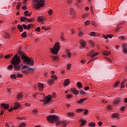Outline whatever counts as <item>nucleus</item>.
I'll use <instances>...</instances> for the list:
<instances>
[{"mask_svg":"<svg viewBox=\"0 0 127 127\" xmlns=\"http://www.w3.org/2000/svg\"><path fill=\"white\" fill-rule=\"evenodd\" d=\"M7 68L11 69L12 68H13V65L12 64H10L7 67Z\"/></svg>","mask_w":127,"mask_h":127,"instance_id":"obj_62","label":"nucleus"},{"mask_svg":"<svg viewBox=\"0 0 127 127\" xmlns=\"http://www.w3.org/2000/svg\"><path fill=\"white\" fill-rule=\"evenodd\" d=\"M18 53L20 55L21 59L24 60V62L26 63L29 66H33L34 65V60L32 58H29L25 54V52L21 51V48H19L18 50Z\"/></svg>","mask_w":127,"mask_h":127,"instance_id":"obj_1","label":"nucleus"},{"mask_svg":"<svg viewBox=\"0 0 127 127\" xmlns=\"http://www.w3.org/2000/svg\"><path fill=\"white\" fill-rule=\"evenodd\" d=\"M71 64H67V67H66L67 70H70L71 69Z\"/></svg>","mask_w":127,"mask_h":127,"instance_id":"obj_42","label":"nucleus"},{"mask_svg":"<svg viewBox=\"0 0 127 127\" xmlns=\"http://www.w3.org/2000/svg\"><path fill=\"white\" fill-rule=\"evenodd\" d=\"M121 98H118L115 99L114 100V104H115V105H118V104H120V103H121Z\"/></svg>","mask_w":127,"mask_h":127,"instance_id":"obj_12","label":"nucleus"},{"mask_svg":"<svg viewBox=\"0 0 127 127\" xmlns=\"http://www.w3.org/2000/svg\"><path fill=\"white\" fill-rule=\"evenodd\" d=\"M80 44H81L82 47H86V43L85 41H84L83 39H81L79 41Z\"/></svg>","mask_w":127,"mask_h":127,"instance_id":"obj_13","label":"nucleus"},{"mask_svg":"<svg viewBox=\"0 0 127 127\" xmlns=\"http://www.w3.org/2000/svg\"><path fill=\"white\" fill-rule=\"evenodd\" d=\"M68 117H74L75 116V113L74 112H69L67 114Z\"/></svg>","mask_w":127,"mask_h":127,"instance_id":"obj_32","label":"nucleus"},{"mask_svg":"<svg viewBox=\"0 0 127 127\" xmlns=\"http://www.w3.org/2000/svg\"><path fill=\"white\" fill-rule=\"evenodd\" d=\"M86 100H87V98L80 99V100L77 101V103L78 104H82V103H83L84 102H85Z\"/></svg>","mask_w":127,"mask_h":127,"instance_id":"obj_18","label":"nucleus"},{"mask_svg":"<svg viewBox=\"0 0 127 127\" xmlns=\"http://www.w3.org/2000/svg\"><path fill=\"white\" fill-rule=\"evenodd\" d=\"M22 27L24 28V29H26V28H27V26L25 24H23L22 25Z\"/></svg>","mask_w":127,"mask_h":127,"instance_id":"obj_61","label":"nucleus"},{"mask_svg":"<svg viewBox=\"0 0 127 127\" xmlns=\"http://www.w3.org/2000/svg\"><path fill=\"white\" fill-rule=\"evenodd\" d=\"M51 78H52V80H54V81H55L58 79V77L56 75H52Z\"/></svg>","mask_w":127,"mask_h":127,"instance_id":"obj_33","label":"nucleus"},{"mask_svg":"<svg viewBox=\"0 0 127 127\" xmlns=\"http://www.w3.org/2000/svg\"><path fill=\"white\" fill-rule=\"evenodd\" d=\"M89 44L91 46H94V42L92 41H89Z\"/></svg>","mask_w":127,"mask_h":127,"instance_id":"obj_59","label":"nucleus"},{"mask_svg":"<svg viewBox=\"0 0 127 127\" xmlns=\"http://www.w3.org/2000/svg\"><path fill=\"white\" fill-rule=\"evenodd\" d=\"M28 69V72H31V73H33V72H34V69L31 67H29Z\"/></svg>","mask_w":127,"mask_h":127,"instance_id":"obj_39","label":"nucleus"},{"mask_svg":"<svg viewBox=\"0 0 127 127\" xmlns=\"http://www.w3.org/2000/svg\"><path fill=\"white\" fill-rule=\"evenodd\" d=\"M119 115L118 113H114L112 115V118L113 119H116L117 118H118Z\"/></svg>","mask_w":127,"mask_h":127,"instance_id":"obj_25","label":"nucleus"},{"mask_svg":"<svg viewBox=\"0 0 127 127\" xmlns=\"http://www.w3.org/2000/svg\"><path fill=\"white\" fill-rule=\"evenodd\" d=\"M119 39H120L121 40H126L127 39V38L125 37L124 36H121L119 37Z\"/></svg>","mask_w":127,"mask_h":127,"instance_id":"obj_41","label":"nucleus"},{"mask_svg":"<svg viewBox=\"0 0 127 127\" xmlns=\"http://www.w3.org/2000/svg\"><path fill=\"white\" fill-rule=\"evenodd\" d=\"M88 113H89V111L87 109H85L84 112V115L87 116V115H88Z\"/></svg>","mask_w":127,"mask_h":127,"instance_id":"obj_53","label":"nucleus"},{"mask_svg":"<svg viewBox=\"0 0 127 127\" xmlns=\"http://www.w3.org/2000/svg\"><path fill=\"white\" fill-rule=\"evenodd\" d=\"M120 83H121V81H120L119 80H118L117 81H116V82L115 83V84L114 85L115 88H117V87H118V86H119Z\"/></svg>","mask_w":127,"mask_h":127,"instance_id":"obj_35","label":"nucleus"},{"mask_svg":"<svg viewBox=\"0 0 127 127\" xmlns=\"http://www.w3.org/2000/svg\"><path fill=\"white\" fill-rule=\"evenodd\" d=\"M52 97L54 98H56V93H55V92L53 93Z\"/></svg>","mask_w":127,"mask_h":127,"instance_id":"obj_64","label":"nucleus"},{"mask_svg":"<svg viewBox=\"0 0 127 127\" xmlns=\"http://www.w3.org/2000/svg\"><path fill=\"white\" fill-rule=\"evenodd\" d=\"M80 95H85V94H86V92H85V91L81 90L80 92Z\"/></svg>","mask_w":127,"mask_h":127,"instance_id":"obj_60","label":"nucleus"},{"mask_svg":"<svg viewBox=\"0 0 127 127\" xmlns=\"http://www.w3.org/2000/svg\"><path fill=\"white\" fill-rule=\"evenodd\" d=\"M21 72H22L23 74L26 75L27 74H28V69L21 70Z\"/></svg>","mask_w":127,"mask_h":127,"instance_id":"obj_31","label":"nucleus"},{"mask_svg":"<svg viewBox=\"0 0 127 127\" xmlns=\"http://www.w3.org/2000/svg\"><path fill=\"white\" fill-rule=\"evenodd\" d=\"M72 97H73V95L72 94H67L66 95V99H71V98H72Z\"/></svg>","mask_w":127,"mask_h":127,"instance_id":"obj_36","label":"nucleus"},{"mask_svg":"<svg viewBox=\"0 0 127 127\" xmlns=\"http://www.w3.org/2000/svg\"><path fill=\"white\" fill-rule=\"evenodd\" d=\"M99 54V53H96L95 50H91L89 53L87 54V56H91L92 58H94V57H96L97 55Z\"/></svg>","mask_w":127,"mask_h":127,"instance_id":"obj_7","label":"nucleus"},{"mask_svg":"<svg viewBox=\"0 0 127 127\" xmlns=\"http://www.w3.org/2000/svg\"><path fill=\"white\" fill-rule=\"evenodd\" d=\"M52 58L54 59V60H59V58L58 56H53Z\"/></svg>","mask_w":127,"mask_h":127,"instance_id":"obj_49","label":"nucleus"},{"mask_svg":"<svg viewBox=\"0 0 127 127\" xmlns=\"http://www.w3.org/2000/svg\"><path fill=\"white\" fill-rule=\"evenodd\" d=\"M45 20V18L43 16H38L37 17V21L38 22H40L41 21H44Z\"/></svg>","mask_w":127,"mask_h":127,"instance_id":"obj_15","label":"nucleus"},{"mask_svg":"<svg viewBox=\"0 0 127 127\" xmlns=\"http://www.w3.org/2000/svg\"><path fill=\"white\" fill-rule=\"evenodd\" d=\"M32 114H36L38 113V111L37 109H34L32 111Z\"/></svg>","mask_w":127,"mask_h":127,"instance_id":"obj_46","label":"nucleus"},{"mask_svg":"<svg viewBox=\"0 0 127 127\" xmlns=\"http://www.w3.org/2000/svg\"><path fill=\"white\" fill-rule=\"evenodd\" d=\"M16 77H17V78H22V77H23V75H22L20 73H19V74H17Z\"/></svg>","mask_w":127,"mask_h":127,"instance_id":"obj_47","label":"nucleus"},{"mask_svg":"<svg viewBox=\"0 0 127 127\" xmlns=\"http://www.w3.org/2000/svg\"><path fill=\"white\" fill-rule=\"evenodd\" d=\"M52 98V96H51V95H49L46 96L45 99L41 100L40 102H43L44 105H47L48 103H50V101H51Z\"/></svg>","mask_w":127,"mask_h":127,"instance_id":"obj_6","label":"nucleus"},{"mask_svg":"<svg viewBox=\"0 0 127 127\" xmlns=\"http://www.w3.org/2000/svg\"><path fill=\"white\" fill-rule=\"evenodd\" d=\"M84 111L83 109H77L76 110V113H81V112H83Z\"/></svg>","mask_w":127,"mask_h":127,"instance_id":"obj_45","label":"nucleus"},{"mask_svg":"<svg viewBox=\"0 0 127 127\" xmlns=\"http://www.w3.org/2000/svg\"><path fill=\"white\" fill-rule=\"evenodd\" d=\"M70 92H72L73 95H75L76 96L79 94V91L77 90V89H76L75 88H71Z\"/></svg>","mask_w":127,"mask_h":127,"instance_id":"obj_10","label":"nucleus"},{"mask_svg":"<svg viewBox=\"0 0 127 127\" xmlns=\"http://www.w3.org/2000/svg\"><path fill=\"white\" fill-rule=\"evenodd\" d=\"M103 55L104 56H109V55H111V52H107V51H104L103 52Z\"/></svg>","mask_w":127,"mask_h":127,"instance_id":"obj_26","label":"nucleus"},{"mask_svg":"<svg viewBox=\"0 0 127 127\" xmlns=\"http://www.w3.org/2000/svg\"><path fill=\"white\" fill-rule=\"evenodd\" d=\"M13 55H12V54H9L8 55H6L4 57V58H5V59H9L10 58H11V57H12Z\"/></svg>","mask_w":127,"mask_h":127,"instance_id":"obj_24","label":"nucleus"},{"mask_svg":"<svg viewBox=\"0 0 127 127\" xmlns=\"http://www.w3.org/2000/svg\"><path fill=\"white\" fill-rule=\"evenodd\" d=\"M76 86L77 88H79V89H82L83 88V86L82 85V83H81L80 82H78L76 83Z\"/></svg>","mask_w":127,"mask_h":127,"instance_id":"obj_23","label":"nucleus"},{"mask_svg":"<svg viewBox=\"0 0 127 127\" xmlns=\"http://www.w3.org/2000/svg\"><path fill=\"white\" fill-rule=\"evenodd\" d=\"M22 9H23L24 10H26V9H27V7H26V5L23 6L22 7Z\"/></svg>","mask_w":127,"mask_h":127,"instance_id":"obj_58","label":"nucleus"},{"mask_svg":"<svg viewBox=\"0 0 127 127\" xmlns=\"http://www.w3.org/2000/svg\"><path fill=\"white\" fill-rule=\"evenodd\" d=\"M26 36H27V35L26 34V32H24L22 33V34L21 35L22 37H23V38H25V37H26Z\"/></svg>","mask_w":127,"mask_h":127,"instance_id":"obj_40","label":"nucleus"},{"mask_svg":"<svg viewBox=\"0 0 127 127\" xmlns=\"http://www.w3.org/2000/svg\"><path fill=\"white\" fill-rule=\"evenodd\" d=\"M17 29L20 32H22V31H23V28L22 27V26L20 24L17 25Z\"/></svg>","mask_w":127,"mask_h":127,"instance_id":"obj_20","label":"nucleus"},{"mask_svg":"<svg viewBox=\"0 0 127 127\" xmlns=\"http://www.w3.org/2000/svg\"><path fill=\"white\" fill-rule=\"evenodd\" d=\"M88 127H96V123H95L94 122L90 123L88 124Z\"/></svg>","mask_w":127,"mask_h":127,"instance_id":"obj_30","label":"nucleus"},{"mask_svg":"<svg viewBox=\"0 0 127 127\" xmlns=\"http://www.w3.org/2000/svg\"><path fill=\"white\" fill-rule=\"evenodd\" d=\"M60 43L59 42H57L54 47L50 49L51 52L55 55H57L58 54V52L60 50Z\"/></svg>","mask_w":127,"mask_h":127,"instance_id":"obj_4","label":"nucleus"},{"mask_svg":"<svg viewBox=\"0 0 127 127\" xmlns=\"http://www.w3.org/2000/svg\"><path fill=\"white\" fill-rule=\"evenodd\" d=\"M20 6H21V2H19L16 6V9H17V10H18V9H19V8H20Z\"/></svg>","mask_w":127,"mask_h":127,"instance_id":"obj_37","label":"nucleus"},{"mask_svg":"<svg viewBox=\"0 0 127 127\" xmlns=\"http://www.w3.org/2000/svg\"><path fill=\"white\" fill-rule=\"evenodd\" d=\"M92 25H94V26H96V27H97V26H98V24H97V23H96L95 21L92 22Z\"/></svg>","mask_w":127,"mask_h":127,"instance_id":"obj_51","label":"nucleus"},{"mask_svg":"<svg viewBox=\"0 0 127 127\" xmlns=\"http://www.w3.org/2000/svg\"><path fill=\"white\" fill-rule=\"evenodd\" d=\"M90 35H91V36H95V35H96V33L95 32H91L90 33Z\"/></svg>","mask_w":127,"mask_h":127,"instance_id":"obj_57","label":"nucleus"},{"mask_svg":"<svg viewBox=\"0 0 127 127\" xmlns=\"http://www.w3.org/2000/svg\"><path fill=\"white\" fill-rule=\"evenodd\" d=\"M34 19H35L34 18H32V19H27V21L28 22H32Z\"/></svg>","mask_w":127,"mask_h":127,"instance_id":"obj_44","label":"nucleus"},{"mask_svg":"<svg viewBox=\"0 0 127 127\" xmlns=\"http://www.w3.org/2000/svg\"><path fill=\"white\" fill-rule=\"evenodd\" d=\"M4 38H6V39H8V38H10V36H9V34L7 33H5L4 34Z\"/></svg>","mask_w":127,"mask_h":127,"instance_id":"obj_29","label":"nucleus"},{"mask_svg":"<svg viewBox=\"0 0 127 127\" xmlns=\"http://www.w3.org/2000/svg\"><path fill=\"white\" fill-rule=\"evenodd\" d=\"M13 66L16 71H19V70H20V64H14Z\"/></svg>","mask_w":127,"mask_h":127,"instance_id":"obj_14","label":"nucleus"},{"mask_svg":"<svg viewBox=\"0 0 127 127\" xmlns=\"http://www.w3.org/2000/svg\"><path fill=\"white\" fill-rule=\"evenodd\" d=\"M47 120L49 123H50V124H53L54 123H55V122H57L56 124L58 125L61 124L60 119L56 115H50L47 117Z\"/></svg>","mask_w":127,"mask_h":127,"instance_id":"obj_2","label":"nucleus"},{"mask_svg":"<svg viewBox=\"0 0 127 127\" xmlns=\"http://www.w3.org/2000/svg\"><path fill=\"white\" fill-rule=\"evenodd\" d=\"M20 20L22 22H23V21H24V20H27V17H24V16L21 17Z\"/></svg>","mask_w":127,"mask_h":127,"instance_id":"obj_34","label":"nucleus"},{"mask_svg":"<svg viewBox=\"0 0 127 127\" xmlns=\"http://www.w3.org/2000/svg\"><path fill=\"white\" fill-rule=\"evenodd\" d=\"M122 47L123 48V54H127V43H123L122 44Z\"/></svg>","mask_w":127,"mask_h":127,"instance_id":"obj_8","label":"nucleus"},{"mask_svg":"<svg viewBox=\"0 0 127 127\" xmlns=\"http://www.w3.org/2000/svg\"><path fill=\"white\" fill-rule=\"evenodd\" d=\"M48 13L49 15H52V14L53 13V11H52V9H50L48 12Z\"/></svg>","mask_w":127,"mask_h":127,"instance_id":"obj_43","label":"nucleus"},{"mask_svg":"<svg viewBox=\"0 0 127 127\" xmlns=\"http://www.w3.org/2000/svg\"><path fill=\"white\" fill-rule=\"evenodd\" d=\"M80 123H81L80 125V127H83V126H85V125H86L87 121H86L85 120L81 119Z\"/></svg>","mask_w":127,"mask_h":127,"instance_id":"obj_21","label":"nucleus"},{"mask_svg":"<svg viewBox=\"0 0 127 127\" xmlns=\"http://www.w3.org/2000/svg\"><path fill=\"white\" fill-rule=\"evenodd\" d=\"M29 68V66L28 65H24L23 66L22 69H28Z\"/></svg>","mask_w":127,"mask_h":127,"instance_id":"obj_63","label":"nucleus"},{"mask_svg":"<svg viewBox=\"0 0 127 127\" xmlns=\"http://www.w3.org/2000/svg\"><path fill=\"white\" fill-rule=\"evenodd\" d=\"M11 63L13 65L20 64V57L17 55H15L11 61Z\"/></svg>","mask_w":127,"mask_h":127,"instance_id":"obj_5","label":"nucleus"},{"mask_svg":"<svg viewBox=\"0 0 127 127\" xmlns=\"http://www.w3.org/2000/svg\"><path fill=\"white\" fill-rule=\"evenodd\" d=\"M33 3L34 7L38 9L41 7H43L45 1L44 0H34Z\"/></svg>","mask_w":127,"mask_h":127,"instance_id":"obj_3","label":"nucleus"},{"mask_svg":"<svg viewBox=\"0 0 127 127\" xmlns=\"http://www.w3.org/2000/svg\"><path fill=\"white\" fill-rule=\"evenodd\" d=\"M19 107H20V105L19 104V103L16 102L15 103V106L13 107V110H17Z\"/></svg>","mask_w":127,"mask_h":127,"instance_id":"obj_19","label":"nucleus"},{"mask_svg":"<svg viewBox=\"0 0 127 127\" xmlns=\"http://www.w3.org/2000/svg\"><path fill=\"white\" fill-rule=\"evenodd\" d=\"M0 106L1 108L4 110H8L9 109V104H8L2 103Z\"/></svg>","mask_w":127,"mask_h":127,"instance_id":"obj_9","label":"nucleus"},{"mask_svg":"<svg viewBox=\"0 0 127 127\" xmlns=\"http://www.w3.org/2000/svg\"><path fill=\"white\" fill-rule=\"evenodd\" d=\"M126 109V106H123L120 107V111H122V112H124L125 110Z\"/></svg>","mask_w":127,"mask_h":127,"instance_id":"obj_50","label":"nucleus"},{"mask_svg":"<svg viewBox=\"0 0 127 127\" xmlns=\"http://www.w3.org/2000/svg\"><path fill=\"white\" fill-rule=\"evenodd\" d=\"M54 83H55V81H54V80H53L52 79L49 80L48 81V84L49 85H52V84H54Z\"/></svg>","mask_w":127,"mask_h":127,"instance_id":"obj_22","label":"nucleus"},{"mask_svg":"<svg viewBox=\"0 0 127 127\" xmlns=\"http://www.w3.org/2000/svg\"><path fill=\"white\" fill-rule=\"evenodd\" d=\"M66 53L67 54V55L68 58H71V52H70V50H66Z\"/></svg>","mask_w":127,"mask_h":127,"instance_id":"obj_28","label":"nucleus"},{"mask_svg":"<svg viewBox=\"0 0 127 127\" xmlns=\"http://www.w3.org/2000/svg\"><path fill=\"white\" fill-rule=\"evenodd\" d=\"M121 28H122V26H121V25H119L118 27L116 29V31H120V29H121Z\"/></svg>","mask_w":127,"mask_h":127,"instance_id":"obj_52","label":"nucleus"},{"mask_svg":"<svg viewBox=\"0 0 127 127\" xmlns=\"http://www.w3.org/2000/svg\"><path fill=\"white\" fill-rule=\"evenodd\" d=\"M90 23H91V21L88 20L85 22L84 24L85 26H88V25H89Z\"/></svg>","mask_w":127,"mask_h":127,"instance_id":"obj_38","label":"nucleus"},{"mask_svg":"<svg viewBox=\"0 0 127 127\" xmlns=\"http://www.w3.org/2000/svg\"><path fill=\"white\" fill-rule=\"evenodd\" d=\"M22 97H23V93L22 92L20 93L17 95V98L18 99H22Z\"/></svg>","mask_w":127,"mask_h":127,"instance_id":"obj_27","label":"nucleus"},{"mask_svg":"<svg viewBox=\"0 0 127 127\" xmlns=\"http://www.w3.org/2000/svg\"><path fill=\"white\" fill-rule=\"evenodd\" d=\"M26 124H25V123H22L18 127H26Z\"/></svg>","mask_w":127,"mask_h":127,"instance_id":"obj_48","label":"nucleus"},{"mask_svg":"<svg viewBox=\"0 0 127 127\" xmlns=\"http://www.w3.org/2000/svg\"><path fill=\"white\" fill-rule=\"evenodd\" d=\"M30 28H31V24H28L27 26V29L28 30H29V29H30Z\"/></svg>","mask_w":127,"mask_h":127,"instance_id":"obj_55","label":"nucleus"},{"mask_svg":"<svg viewBox=\"0 0 127 127\" xmlns=\"http://www.w3.org/2000/svg\"><path fill=\"white\" fill-rule=\"evenodd\" d=\"M11 79H16V75L12 74L11 75Z\"/></svg>","mask_w":127,"mask_h":127,"instance_id":"obj_54","label":"nucleus"},{"mask_svg":"<svg viewBox=\"0 0 127 127\" xmlns=\"http://www.w3.org/2000/svg\"><path fill=\"white\" fill-rule=\"evenodd\" d=\"M24 14L25 16H30L32 14V13L29 12L28 10H26L24 12Z\"/></svg>","mask_w":127,"mask_h":127,"instance_id":"obj_16","label":"nucleus"},{"mask_svg":"<svg viewBox=\"0 0 127 127\" xmlns=\"http://www.w3.org/2000/svg\"><path fill=\"white\" fill-rule=\"evenodd\" d=\"M70 84V79H67L64 80V86H68Z\"/></svg>","mask_w":127,"mask_h":127,"instance_id":"obj_17","label":"nucleus"},{"mask_svg":"<svg viewBox=\"0 0 127 127\" xmlns=\"http://www.w3.org/2000/svg\"><path fill=\"white\" fill-rule=\"evenodd\" d=\"M62 126H64V127H66V122H65V121L62 122Z\"/></svg>","mask_w":127,"mask_h":127,"instance_id":"obj_56","label":"nucleus"},{"mask_svg":"<svg viewBox=\"0 0 127 127\" xmlns=\"http://www.w3.org/2000/svg\"><path fill=\"white\" fill-rule=\"evenodd\" d=\"M38 88L39 91H43L44 89V84L42 83H38Z\"/></svg>","mask_w":127,"mask_h":127,"instance_id":"obj_11","label":"nucleus"}]
</instances>
